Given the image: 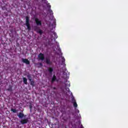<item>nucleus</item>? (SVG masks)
I'll list each match as a JSON object with an SVG mask.
<instances>
[{
  "label": "nucleus",
  "instance_id": "f257e3e1",
  "mask_svg": "<svg viewBox=\"0 0 128 128\" xmlns=\"http://www.w3.org/2000/svg\"><path fill=\"white\" fill-rule=\"evenodd\" d=\"M26 25L27 26V28L28 30H32V28L30 27V16H26Z\"/></svg>",
  "mask_w": 128,
  "mask_h": 128
},
{
  "label": "nucleus",
  "instance_id": "f03ea898",
  "mask_svg": "<svg viewBox=\"0 0 128 128\" xmlns=\"http://www.w3.org/2000/svg\"><path fill=\"white\" fill-rule=\"evenodd\" d=\"M27 78L29 80V82H30V86H32V88H34V80H32V74H29L28 75H27Z\"/></svg>",
  "mask_w": 128,
  "mask_h": 128
},
{
  "label": "nucleus",
  "instance_id": "7ed1b4c3",
  "mask_svg": "<svg viewBox=\"0 0 128 128\" xmlns=\"http://www.w3.org/2000/svg\"><path fill=\"white\" fill-rule=\"evenodd\" d=\"M34 30L35 32H36L38 34H39L40 36L44 34V32H42V30H40V28L38 26H35L34 27Z\"/></svg>",
  "mask_w": 128,
  "mask_h": 128
},
{
  "label": "nucleus",
  "instance_id": "20e7f679",
  "mask_svg": "<svg viewBox=\"0 0 128 128\" xmlns=\"http://www.w3.org/2000/svg\"><path fill=\"white\" fill-rule=\"evenodd\" d=\"M38 58L40 60H44V54L42 53H40L38 55Z\"/></svg>",
  "mask_w": 128,
  "mask_h": 128
},
{
  "label": "nucleus",
  "instance_id": "39448f33",
  "mask_svg": "<svg viewBox=\"0 0 128 128\" xmlns=\"http://www.w3.org/2000/svg\"><path fill=\"white\" fill-rule=\"evenodd\" d=\"M22 61L24 64H30V60L26 58H22Z\"/></svg>",
  "mask_w": 128,
  "mask_h": 128
},
{
  "label": "nucleus",
  "instance_id": "423d86ee",
  "mask_svg": "<svg viewBox=\"0 0 128 128\" xmlns=\"http://www.w3.org/2000/svg\"><path fill=\"white\" fill-rule=\"evenodd\" d=\"M35 22L36 26H42V21L40 20V19L38 18H35Z\"/></svg>",
  "mask_w": 128,
  "mask_h": 128
},
{
  "label": "nucleus",
  "instance_id": "0eeeda50",
  "mask_svg": "<svg viewBox=\"0 0 128 128\" xmlns=\"http://www.w3.org/2000/svg\"><path fill=\"white\" fill-rule=\"evenodd\" d=\"M28 118H24L20 120V123L22 124H28Z\"/></svg>",
  "mask_w": 128,
  "mask_h": 128
},
{
  "label": "nucleus",
  "instance_id": "6e6552de",
  "mask_svg": "<svg viewBox=\"0 0 128 128\" xmlns=\"http://www.w3.org/2000/svg\"><path fill=\"white\" fill-rule=\"evenodd\" d=\"M54 82H58V79H56V74L53 75V76L52 78L51 82L52 84H54Z\"/></svg>",
  "mask_w": 128,
  "mask_h": 128
},
{
  "label": "nucleus",
  "instance_id": "1a4fd4ad",
  "mask_svg": "<svg viewBox=\"0 0 128 128\" xmlns=\"http://www.w3.org/2000/svg\"><path fill=\"white\" fill-rule=\"evenodd\" d=\"M18 117L19 118H24V114L22 112H20L18 113Z\"/></svg>",
  "mask_w": 128,
  "mask_h": 128
},
{
  "label": "nucleus",
  "instance_id": "9d476101",
  "mask_svg": "<svg viewBox=\"0 0 128 128\" xmlns=\"http://www.w3.org/2000/svg\"><path fill=\"white\" fill-rule=\"evenodd\" d=\"M46 62L47 64H52V62H50V58H46Z\"/></svg>",
  "mask_w": 128,
  "mask_h": 128
},
{
  "label": "nucleus",
  "instance_id": "9b49d317",
  "mask_svg": "<svg viewBox=\"0 0 128 128\" xmlns=\"http://www.w3.org/2000/svg\"><path fill=\"white\" fill-rule=\"evenodd\" d=\"M48 71L49 72V73L52 74V72H54V69L50 67L48 68Z\"/></svg>",
  "mask_w": 128,
  "mask_h": 128
},
{
  "label": "nucleus",
  "instance_id": "f8f14e48",
  "mask_svg": "<svg viewBox=\"0 0 128 128\" xmlns=\"http://www.w3.org/2000/svg\"><path fill=\"white\" fill-rule=\"evenodd\" d=\"M23 82H24L25 84H28V79L26 78H23Z\"/></svg>",
  "mask_w": 128,
  "mask_h": 128
},
{
  "label": "nucleus",
  "instance_id": "ddd939ff",
  "mask_svg": "<svg viewBox=\"0 0 128 128\" xmlns=\"http://www.w3.org/2000/svg\"><path fill=\"white\" fill-rule=\"evenodd\" d=\"M62 64H66V59L64 58V57L62 56Z\"/></svg>",
  "mask_w": 128,
  "mask_h": 128
},
{
  "label": "nucleus",
  "instance_id": "4468645a",
  "mask_svg": "<svg viewBox=\"0 0 128 128\" xmlns=\"http://www.w3.org/2000/svg\"><path fill=\"white\" fill-rule=\"evenodd\" d=\"M7 90H8V92H12V86H10L9 88L7 89Z\"/></svg>",
  "mask_w": 128,
  "mask_h": 128
},
{
  "label": "nucleus",
  "instance_id": "2eb2a0df",
  "mask_svg": "<svg viewBox=\"0 0 128 128\" xmlns=\"http://www.w3.org/2000/svg\"><path fill=\"white\" fill-rule=\"evenodd\" d=\"M73 106L74 108H78V104H76V102L73 103Z\"/></svg>",
  "mask_w": 128,
  "mask_h": 128
},
{
  "label": "nucleus",
  "instance_id": "dca6fc26",
  "mask_svg": "<svg viewBox=\"0 0 128 128\" xmlns=\"http://www.w3.org/2000/svg\"><path fill=\"white\" fill-rule=\"evenodd\" d=\"M72 104H74V102H76V99H74V98H72Z\"/></svg>",
  "mask_w": 128,
  "mask_h": 128
},
{
  "label": "nucleus",
  "instance_id": "f3484780",
  "mask_svg": "<svg viewBox=\"0 0 128 128\" xmlns=\"http://www.w3.org/2000/svg\"><path fill=\"white\" fill-rule=\"evenodd\" d=\"M11 112H13L16 114V112L17 110H16L14 108H12L11 109Z\"/></svg>",
  "mask_w": 128,
  "mask_h": 128
},
{
  "label": "nucleus",
  "instance_id": "a211bd4d",
  "mask_svg": "<svg viewBox=\"0 0 128 128\" xmlns=\"http://www.w3.org/2000/svg\"><path fill=\"white\" fill-rule=\"evenodd\" d=\"M54 38H58V35L56 34V32H54Z\"/></svg>",
  "mask_w": 128,
  "mask_h": 128
},
{
  "label": "nucleus",
  "instance_id": "6ab92c4d",
  "mask_svg": "<svg viewBox=\"0 0 128 128\" xmlns=\"http://www.w3.org/2000/svg\"><path fill=\"white\" fill-rule=\"evenodd\" d=\"M48 12H50V14H52L54 13L52 12V10L49 9L48 10Z\"/></svg>",
  "mask_w": 128,
  "mask_h": 128
},
{
  "label": "nucleus",
  "instance_id": "aec40b11",
  "mask_svg": "<svg viewBox=\"0 0 128 128\" xmlns=\"http://www.w3.org/2000/svg\"><path fill=\"white\" fill-rule=\"evenodd\" d=\"M47 7L48 8H50H50H51V6H50V4H48L47 5Z\"/></svg>",
  "mask_w": 128,
  "mask_h": 128
},
{
  "label": "nucleus",
  "instance_id": "412c9836",
  "mask_svg": "<svg viewBox=\"0 0 128 128\" xmlns=\"http://www.w3.org/2000/svg\"><path fill=\"white\" fill-rule=\"evenodd\" d=\"M53 90H56V88L54 87V88H53Z\"/></svg>",
  "mask_w": 128,
  "mask_h": 128
},
{
  "label": "nucleus",
  "instance_id": "4be33fe9",
  "mask_svg": "<svg viewBox=\"0 0 128 128\" xmlns=\"http://www.w3.org/2000/svg\"><path fill=\"white\" fill-rule=\"evenodd\" d=\"M76 112H80V110H76Z\"/></svg>",
  "mask_w": 128,
  "mask_h": 128
},
{
  "label": "nucleus",
  "instance_id": "5701e85b",
  "mask_svg": "<svg viewBox=\"0 0 128 128\" xmlns=\"http://www.w3.org/2000/svg\"><path fill=\"white\" fill-rule=\"evenodd\" d=\"M40 66H42V63H40Z\"/></svg>",
  "mask_w": 128,
  "mask_h": 128
},
{
  "label": "nucleus",
  "instance_id": "b1692460",
  "mask_svg": "<svg viewBox=\"0 0 128 128\" xmlns=\"http://www.w3.org/2000/svg\"><path fill=\"white\" fill-rule=\"evenodd\" d=\"M66 90H69L70 91V88H67Z\"/></svg>",
  "mask_w": 128,
  "mask_h": 128
},
{
  "label": "nucleus",
  "instance_id": "393cba45",
  "mask_svg": "<svg viewBox=\"0 0 128 128\" xmlns=\"http://www.w3.org/2000/svg\"><path fill=\"white\" fill-rule=\"evenodd\" d=\"M81 128H84V126H82V125Z\"/></svg>",
  "mask_w": 128,
  "mask_h": 128
},
{
  "label": "nucleus",
  "instance_id": "a878e982",
  "mask_svg": "<svg viewBox=\"0 0 128 128\" xmlns=\"http://www.w3.org/2000/svg\"><path fill=\"white\" fill-rule=\"evenodd\" d=\"M30 108H32V106H30Z\"/></svg>",
  "mask_w": 128,
  "mask_h": 128
},
{
  "label": "nucleus",
  "instance_id": "bb28decb",
  "mask_svg": "<svg viewBox=\"0 0 128 128\" xmlns=\"http://www.w3.org/2000/svg\"><path fill=\"white\" fill-rule=\"evenodd\" d=\"M54 24H56V22H54Z\"/></svg>",
  "mask_w": 128,
  "mask_h": 128
},
{
  "label": "nucleus",
  "instance_id": "cd10ccee",
  "mask_svg": "<svg viewBox=\"0 0 128 128\" xmlns=\"http://www.w3.org/2000/svg\"><path fill=\"white\" fill-rule=\"evenodd\" d=\"M69 86H70V85L69 84Z\"/></svg>",
  "mask_w": 128,
  "mask_h": 128
}]
</instances>
